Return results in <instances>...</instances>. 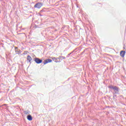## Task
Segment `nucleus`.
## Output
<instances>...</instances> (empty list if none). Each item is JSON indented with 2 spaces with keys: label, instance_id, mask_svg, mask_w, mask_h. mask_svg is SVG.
Returning <instances> with one entry per match:
<instances>
[{
  "label": "nucleus",
  "instance_id": "423d86ee",
  "mask_svg": "<svg viewBox=\"0 0 126 126\" xmlns=\"http://www.w3.org/2000/svg\"><path fill=\"white\" fill-rule=\"evenodd\" d=\"M126 54V51H122L121 52H120V56L121 57H122V58H124V57H125V55Z\"/></svg>",
  "mask_w": 126,
  "mask_h": 126
},
{
  "label": "nucleus",
  "instance_id": "f03ea898",
  "mask_svg": "<svg viewBox=\"0 0 126 126\" xmlns=\"http://www.w3.org/2000/svg\"><path fill=\"white\" fill-rule=\"evenodd\" d=\"M34 62L36 63L39 64L41 63H42L43 60L39 59V58H35L34 59Z\"/></svg>",
  "mask_w": 126,
  "mask_h": 126
},
{
  "label": "nucleus",
  "instance_id": "f8f14e48",
  "mask_svg": "<svg viewBox=\"0 0 126 126\" xmlns=\"http://www.w3.org/2000/svg\"><path fill=\"white\" fill-rule=\"evenodd\" d=\"M63 60H64V59H65V57H63Z\"/></svg>",
  "mask_w": 126,
  "mask_h": 126
},
{
  "label": "nucleus",
  "instance_id": "6e6552de",
  "mask_svg": "<svg viewBox=\"0 0 126 126\" xmlns=\"http://www.w3.org/2000/svg\"><path fill=\"white\" fill-rule=\"evenodd\" d=\"M52 59L54 61V62H55V63H59V62H60L59 61V60H60V59H59V58H56L54 57L52 58Z\"/></svg>",
  "mask_w": 126,
  "mask_h": 126
},
{
  "label": "nucleus",
  "instance_id": "20e7f679",
  "mask_svg": "<svg viewBox=\"0 0 126 126\" xmlns=\"http://www.w3.org/2000/svg\"><path fill=\"white\" fill-rule=\"evenodd\" d=\"M48 63H52V60L51 59H47L43 62L44 64H47Z\"/></svg>",
  "mask_w": 126,
  "mask_h": 126
},
{
  "label": "nucleus",
  "instance_id": "7ed1b4c3",
  "mask_svg": "<svg viewBox=\"0 0 126 126\" xmlns=\"http://www.w3.org/2000/svg\"><path fill=\"white\" fill-rule=\"evenodd\" d=\"M113 90H114L115 94H118L119 92V88L117 86H114L113 88Z\"/></svg>",
  "mask_w": 126,
  "mask_h": 126
},
{
  "label": "nucleus",
  "instance_id": "1a4fd4ad",
  "mask_svg": "<svg viewBox=\"0 0 126 126\" xmlns=\"http://www.w3.org/2000/svg\"><path fill=\"white\" fill-rule=\"evenodd\" d=\"M27 119L28 121H32V116L31 115H29L27 116Z\"/></svg>",
  "mask_w": 126,
  "mask_h": 126
},
{
  "label": "nucleus",
  "instance_id": "f257e3e1",
  "mask_svg": "<svg viewBox=\"0 0 126 126\" xmlns=\"http://www.w3.org/2000/svg\"><path fill=\"white\" fill-rule=\"evenodd\" d=\"M42 6H43V3L38 2L34 5V7H35V8L39 9V8H41V7H42Z\"/></svg>",
  "mask_w": 126,
  "mask_h": 126
},
{
  "label": "nucleus",
  "instance_id": "0eeeda50",
  "mask_svg": "<svg viewBox=\"0 0 126 126\" xmlns=\"http://www.w3.org/2000/svg\"><path fill=\"white\" fill-rule=\"evenodd\" d=\"M27 59V61H28V62L30 63H31V61H32V58H31V56H30V55L28 56Z\"/></svg>",
  "mask_w": 126,
  "mask_h": 126
},
{
  "label": "nucleus",
  "instance_id": "9b49d317",
  "mask_svg": "<svg viewBox=\"0 0 126 126\" xmlns=\"http://www.w3.org/2000/svg\"><path fill=\"white\" fill-rule=\"evenodd\" d=\"M114 87H115V86L112 85L109 86V88H110L111 89H114Z\"/></svg>",
  "mask_w": 126,
  "mask_h": 126
},
{
  "label": "nucleus",
  "instance_id": "ddd939ff",
  "mask_svg": "<svg viewBox=\"0 0 126 126\" xmlns=\"http://www.w3.org/2000/svg\"><path fill=\"white\" fill-rule=\"evenodd\" d=\"M69 55H71V53H70L69 54H68V56H69Z\"/></svg>",
  "mask_w": 126,
  "mask_h": 126
},
{
  "label": "nucleus",
  "instance_id": "4468645a",
  "mask_svg": "<svg viewBox=\"0 0 126 126\" xmlns=\"http://www.w3.org/2000/svg\"><path fill=\"white\" fill-rule=\"evenodd\" d=\"M42 15L41 14H40V16H42Z\"/></svg>",
  "mask_w": 126,
  "mask_h": 126
},
{
  "label": "nucleus",
  "instance_id": "9d476101",
  "mask_svg": "<svg viewBox=\"0 0 126 126\" xmlns=\"http://www.w3.org/2000/svg\"><path fill=\"white\" fill-rule=\"evenodd\" d=\"M24 114H25V115H28V114H29V111H24Z\"/></svg>",
  "mask_w": 126,
  "mask_h": 126
},
{
  "label": "nucleus",
  "instance_id": "39448f33",
  "mask_svg": "<svg viewBox=\"0 0 126 126\" xmlns=\"http://www.w3.org/2000/svg\"><path fill=\"white\" fill-rule=\"evenodd\" d=\"M15 51L16 54H21V51L20 50L18 49V47H15Z\"/></svg>",
  "mask_w": 126,
  "mask_h": 126
}]
</instances>
